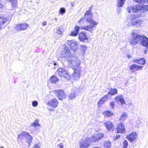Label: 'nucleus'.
<instances>
[{"instance_id": "obj_48", "label": "nucleus", "mask_w": 148, "mask_h": 148, "mask_svg": "<svg viewBox=\"0 0 148 148\" xmlns=\"http://www.w3.org/2000/svg\"><path fill=\"white\" fill-rule=\"evenodd\" d=\"M40 146L38 144H36L32 148H40Z\"/></svg>"}, {"instance_id": "obj_13", "label": "nucleus", "mask_w": 148, "mask_h": 148, "mask_svg": "<svg viewBox=\"0 0 148 148\" xmlns=\"http://www.w3.org/2000/svg\"><path fill=\"white\" fill-rule=\"evenodd\" d=\"M29 27V25L27 23H20L16 25L15 28L16 31H20L26 29Z\"/></svg>"}, {"instance_id": "obj_43", "label": "nucleus", "mask_w": 148, "mask_h": 148, "mask_svg": "<svg viewBox=\"0 0 148 148\" xmlns=\"http://www.w3.org/2000/svg\"><path fill=\"white\" fill-rule=\"evenodd\" d=\"M38 104V103L36 101H34L32 102V105L34 107H36Z\"/></svg>"}, {"instance_id": "obj_7", "label": "nucleus", "mask_w": 148, "mask_h": 148, "mask_svg": "<svg viewBox=\"0 0 148 148\" xmlns=\"http://www.w3.org/2000/svg\"><path fill=\"white\" fill-rule=\"evenodd\" d=\"M140 44L148 49V38L144 35H140Z\"/></svg>"}, {"instance_id": "obj_22", "label": "nucleus", "mask_w": 148, "mask_h": 148, "mask_svg": "<svg viewBox=\"0 0 148 148\" xmlns=\"http://www.w3.org/2000/svg\"><path fill=\"white\" fill-rule=\"evenodd\" d=\"M76 90V88L75 87L73 88L71 90V92L69 94V98L70 99H72L75 98V92Z\"/></svg>"}, {"instance_id": "obj_20", "label": "nucleus", "mask_w": 148, "mask_h": 148, "mask_svg": "<svg viewBox=\"0 0 148 148\" xmlns=\"http://www.w3.org/2000/svg\"><path fill=\"white\" fill-rule=\"evenodd\" d=\"M79 29V27L77 25H75L74 28V30L71 32L70 35L72 36H76L78 34Z\"/></svg>"}, {"instance_id": "obj_8", "label": "nucleus", "mask_w": 148, "mask_h": 148, "mask_svg": "<svg viewBox=\"0 0 148 148\" xmlns=\"http://www.w3.org/2000/svg\"><path fill=\"white\" fill-rule=\"evenodd\" d=\"M67 44L71 50L75 52L77 49V43L74 40H68L67 42Z\"/></svg>"}, {"instance_id": "obj_44", "label": "nucleus", "mask_w": 148, "mask_h": 148, "mask_svg": "<svg viewBox=\"0 0 148 148\" xmlns=\"http://www.w3.org/2000/svg\"><path fill=\"white\" fill-rule=\"evenodd\" d=\"M128 145V142L126 140H125L123 143V148H127Z\"/></svg>"}, {"instance_id": "obj_61", "label": "nucleus", "mask_w": 148, "mask_h": 148, "mask_svg": "<svg viewBox=\"0 0 148 148\" xmlns=\"http://www.w3.org/2000/svg\"><path fill=\"white\" fill-rule=\"evenodd\" d=\"M147 2H148V0H147Z\"/></svg>"}, {"instance_id": "obj_53", "label": "nucleus", "mask_w": 148, "mask_h": 148, "mask_svg": "<svg viewBox=\"0 0 148 148\" xmlns=\"http://www.w3.org/2000/svg\"><path fill=\"white\" fill-rule=\"evenodd\" d=\"M127 57L129 59L131 58L132 57V56L130 55H127Z\"/></svg>"}, {"instance_id": "obj_10", "label": "nucleus", "mask_w": 148, "mask_h": 148, "mask_svg": "<svg viewBox=\"0 0 148 148\" xmlns=\"http://www.w3.org/2000/svg\"><path fill=\"white\" fill-rule=\"evenodd\" d=\"M127 9L129 13H130L132 12L137 13L141 10V6L140 5H136L133 7H128Z\"/></svg>"}, {"instance_id": "obj_55", "label": "nucleus", "mask_w": 148, "mask_h": 148, "mask_svg": "<svg viewBox=\"0 0 148 148\" xmlns=\"http://www.w3.org/2000/svg\"><path fill=\"white\" fill-rule=\"evenodd\" d=\"M71 5L73 7L74 6V5L73 4H71Z\"/></svg>"}, {"instance_id": "obj_36", "label": "nucleus", "mask_w": 148, "mask_h": 148, "mask_svg": "<svg viewBox=\"0 0 148 148\" xmlns=\"http://www.w3.org/2000/svg\"><path fill=\"white\" fill-rule=\"evenodd\" d=\"M97 134H95L92 136L91 138H89L90 139V142H95L98 140V139H97Z\"/></svg>"}, {"instance_id": "obj_51", "label": "nucleus", "mask_w": 148, "mask_h": 148, "mask_svg": "<svg viewBox=\"0 0 148 148\" xmlns=\"http://www.w3.org/2000/svg\"><path fill=\"white\" fill-rule=\"evenodd\" d=\"M47 109L49 111H51V112H52V111H54L55 110L54 109H53V108H47Z\"/></svg>"}, {"instance_id": "obj_24", "label": "nucleus", "mask_w": 148, "mask_h": 148, "mask_svg": "<svg viewBox=\"0 0 148 148\" xmlns=\"http://www.w3.org/2000/svg\"><path fill=\"white\" fill-rule=\"evenodd\" d=\"M115 99V100L117 102H120L122 105L125 103L124 99L123 98L122 95L118 96L116 97Z\"/></svg>"}, {"instance_id": "obj_3", "label": "nucleus", "mask_w": 148, "mask_h": 148, "mask_svg": "<svg viewBox=\"0 0 148 148\" xmlns=\"http://www.w3.org/2000/svg\"><path fill=\"white\" fill-rule=\"evenodd\" d=\"M26 138V142L27 144V148H29L30 146V143H32L33 137L27 132H22L18 137V139H23L24 138Z\"/></svg>"}, {"instance_id": "obj_59", "label": "nucleus", "mask_w": 148, "mask_h": 148, "mask_svg": "<svg viewBox=\"0 0 148 148\" xmlns=\"http://www.w3.org/2000/svg\"><path fill=\"white\" fill-rule=\"evenodd\" d=\"M55 19H57L56 18H55Z\"/></svg>"}, {"instance_id": "obj_58", "label": "nucleus", "mask_w": 148, "mask_h": 148, "mask_svg": "<svg viewBox=\"0 0 148 148\" xmlns=\"http://www.w3.org/2000/svg\"><path fill=\"white\" fill-rule=\"evenodd\" d=\"M1 28H2V27L0 26V30L1 29Z\"/></svg>"}, {"instance_id": "obj_6", "label": "nucleus", "mask_w": 148, "mask_h": 148, "mask_svg": "<svg viewBox=\"0 0 148 148\" xmlns=\"http://www.w3.org/2000/svg\"><path fill=\"white\" fill-rule=\"evenodd\" d=\"M90 138H87L83 139H81L79 141V147L80 148H87L90 144Z\"/></svg>"}, {"instance_id": "obj_37", "label": "nucleus", "mask_w": 148, "mask_h": 148, "mask_svg": "<svg viewBox=\"0 0 148 148\" xmlns=\"http://www.w3.org/2000/svg\"><path fill=\"white\" fill-rule=\"evenodd\" d=\"M86 50V47L84 45H81L80 51L82 52L83 55H84L85 53Z\"/></svg>"}, {"instance_id": "obj_32", "label": "nucleus", "mask_w": 148, "mask_h": 148, "mask_svg": "<svg viewBox=\"0 0 148 148\" xmlns=\"http://www.w3.org/2000/svg\"><path fill=\"white\" fill-rule=\"evenodd\" d=\"M127 118V115L126 113H123L119 119L120 121H124Z\"/></svg>"}, {"instance_id": "obj_31", "label": "nucleus", "mask_w": 148, "mask_h": 148, "mask_svg": "<svg viewBox=\"0 0 148 148\" xmlns=\"http://www.w3.org/2000/svg\"><path fill=\"white\" fill-rule=\"evenodd\" d=\"M117 93V90L116 88L111 89L108 94L111 95H115Z\"/></svg>"}, {"instance_id": "obj_34", "label": "nucleus", "mask_w": 148, "mask_h": 148, "mask_svg": "<svg viewBox=\"0 0 148 148\" xmlns=\"http://www.w3.org/2000/svg\"><path fill=\"white\" fill-rule=\"evenodd\" d=\"M104 148H110L111 146V143L109 141H105L104 143Z\"/></svg>"}, {"instance_id": "obj_28", "label": "nucleus", "mask_w": 148, "mask_h": 148, "mask_svg": "<svg viewBox=\"0 0 148 148\" xmlns=\"http://www.w3.org/2000/svg\"><path fill=\"white\" fill-rule=\"evenodd\" d=\"M7 21V18L3 16H0V26L1 25H3Z\"/></svg>"}, {"instance_id": "obj_2", "label": "nucleus", "mask_w": 148, "mask_h": 148, "mask_svg": "<svg viewBox=\"0 0 148 148\" xmlns=\"http://www.w3.org/2000/svg\"><path fill=\"white\" fill-rule=\"evenodd\" d=\"M140 34L135 32H133L132 34L129 43L133 47L136 46L140 43Z\"/></svg>"}, {"instance_id": "obj_21", "label": "nucleus", "mask_w": 148, "mask_h": 148, "mask_svg": "<svg viewBox=\"0 0 148 148\" xmlns=\"http://www.w3.org/2000/svg\"><path fill=\"white\" fill-rule=\"evenodd\" d=\"M133 62L137 63L140 65H144L146 63V60L143 58H141L138 59H135L133 60Z\"/></svg>"}, {"instance_id": "obj_45", "label": "nucleus", "mask_w": 148, "mask_h": 148, "mask_svg": "<svg viewBox=\"0 0 148 148\" xmlns=\"http://www.w3.org/2000/svg\"><path fill=\"white\" fill-rule=\"evenodd\" d=\"M63 146L62 143L58 144L57 146V148H63Z\"/></svg>"}, {"instance_id": "obj_42", "label": "nucleus", "mask_w": 148, "mask_h": 148, "mask_svg": "<svg viewBox=\"0 0 148 148\" xmlns=\"http://www.w3.org/2000/svg\"><path fill=\"white\" fill-rule=\"evenodd\" d=\"M141 10H144L145 11H148V5H145L141 6Z\"/></svg>"}, {"instance_id": "obj_9", "label": "nucleus", "mask_w": 148, "mask_h": 148, "mask_svg": "<svg viewBox=\"0 0 148 148\" xmlns=\"http://www.w3.org/2000/svg\"><path fill=\"white\" fill-rule=\"evenodd\" d=\"M81 67L78 68H75L74 73L72 74V78L74 80H78L80 77Z\"/></svg>"}, {"instance_id": "obj_14", "label": "nucleus", "mask_w": 148, "mask_h": 148, "mask_svg": "<svg viewBox=\"0 0 148 148\" xmlns=\"http://www.w3.org/2000/svg\"><path fill=\"white\" fill-rule=\"evenodd\" d=\"M143 66H139L135 64H133L129 66V69L132 72H135V70L139 71L143 69Z\"/></svg>"}, {"instance_id": "obj_5", "label": "nucleus", "mask_w": 148, "mask_h": 148, "mask_svg": "<svg viewBox=\"0 0 148 148\" xmlns=\"http://www.w3.org/2000/svg\"><path fill=\"white\" fill-rule=\"evenodd\" d=\"M72 56L69 49L67 47H65L61 53V57L66 58L68 61Z\"/></svg>"}, {"instance_id": "obj_60", "label": "nucleus", "mask_w": 148, "mask_h": 148, "mask_svg": "<svg viewBox=\"0 0 148 148\" xmlns=\"http://www.w3.org/2000/svg\"><path fill=\"white\" fill-rule=\"evenodd\" d=\"M147 65H148V62L147 63Z\"/></svg>"}, {"instance_id": "obj_40", "label": "nucleus", "mask_w": 148, "mask_h": 148, "mask_svg": "<svg viewBox=\"0 0 148 148\" xmlns=\"http://www.w3.org/2000/svg\"><path fill=\"white\" fill-rule=\"evenodd\" d=\"M133 1L140 4H143L145 2V0H133Z\"/></svg>"}, {"instance_id": "obj_12", "label": "nucleus", "mask_w": 148, "mask_h": 148, "mask_svg": "<svg viewBox=\"0 0 148 148\" xmlns=\"http://www.w3.org/2000/svg\"><path fill=\"white\" fill-rule=\"evenodd\" d=\"M59 100H62L66 98V95L64 91L62 90H57L54 91Z\"/></svg>"}, {"instance_id": "obj_26", "label": "nucleus", "mask_w": 148, "mask_h": 148, "mask_svg": "<svg viewBox=\"0 0 148 148\" xmlns=\"http://www.w3.org/2000/svg\"><path fill=\"white\" fill-rule=\"evenodd\" d=\"M125 1L126 0H117V6L119 8L122 7L124 4Z\"/></svg>"}, {"instance_id": "obj_29", "label": "nucleus", "mask_w": 148, "mask_h": 148, "mask_svg": "<svg viewBox=\"0 0 148 148\" xmlns=\"http://www.w3.org/2000/svg\"><path fill=\"white\" fill-rule=\"evenodd\" d=\"M103 114L105 116L109 117L113 115V112L109 110H107L103 112Z\"/></svg>"}, {"instance_id": "obj_57", "label": "nucleus", "mask_w": 148, "mask_h": 148, "mask_svg": "<svg viewBox=\"0 0 148 148\" xmlns=\"http://www.w3.org/2000/svg\"><path fill=\"white\" fill-rule=\"evenodd\" d=\"M56 38L57 39H58L59 38V37H56Z\"/></svg>"}, {"instance_id": "obj_4", "label": "nucleus", "mask_w": 148, "mask_h": 148, "mask_svg": "<svg viewBox=\"0 0 148 148\" xmlns=\"http://www.w3.org/2000/svg\"><path fill=\"white\" fill-rule=\"evenodd\" d=\"M68 61L70 64L74 67H76L77 68L80 67V61L76 55L75 54L72 55L71 58Z\"/></svg>"}, {"instance_id": "obj_52", "label": "nucleus", "mask_w": 148, "mask_h": 148, "mask_svg": "<svg viewBox=\"0 0 148 148\" xmlns=\"http://www.w3.org/2000/svg\"><path fill=\"white\" fill-rule=\"evenodd\" d=\"M47 24V23L46 21H44L42 23V25L43 26H45Z\"/></svg>"}, {"instance_id": "obj_33", "label": "nucleus", "mask_w": 148, "mask_h": 148, "mask_svg": "<svg viewBox=\"0 0 148 148\" xmlns=\"http://www.w3.org/2000/svg\"><path fill=\"white\" fill-rule=\"evenodd\" d=\"M56 32L58 34L62 35L63 33V29L61 27H58L56 29Z\"/></svg>"}, {"instance_id": "obj_30", "label": "nucleus", "mask_w": 148, "mask_h": 148, "mask_svg": "<svg viewBox=\"0 0 148 148\" xmlns=\"http://www.w3.org/2000/svg\"><path fill=\"white\" fill-rule=\"evenodd\" d=\"M7 1L10 2L12 4V8H14L16 7L17 4V0H6Z\"/></svg>"}, {"instance_id": "obj_47", "label": "nucleus", "mask_w": 148, "mask_h": 148, "mask_svg": "<svg viewBox=\"0 0 148 148\" xmlns=\"http://www.w3.org/2000/svg\"><path fill=\"white\" fill-rule=\"evenodd\" d=\"M114 102H111L110 103V106L112 108H114Z\"/></svg>"}, {"instance_id": "obj_46", "label": "nucleus", "mask_w": 148, "mask_h": 148, "mask_svg": "<svg viewBox=\"0 0 148 148\" xmlns=\"http://www.w3.org/2000/svg\"><path fill=\"white\" fill-rule=\"evenodd\" d=\"M121 135V134H116L115 138V139H117L119 138Z\"/></svg>"}, {"instance_id": "obj_49", "label": "nucleus", "mask_w": 148, "mask_h": 148, "mask_svg": "<svg viewBox=\"0 0 148 148\" xmlns=\"http://www.w3.org/2000/svg\"><path fill=\"white\" fill-rule=\"evenodd\" d=\"M4 7V5L3 4L0 0V8H3Z\"/></svg>"}, {"instance_id": "obj_25", "label": "nucleus", "mask_w": 148, "mask_h": 148, "mask_svg": "<svg viewBox=\"0 0 148 148\" xmlns=\"http://www.w3.org/2000/svg\"><path fill=\"white\" fill-rule=\"evenodd\" d=\"M143 21L140 20L133 21L132 23V25L136 27H140L142 25Z\"/></svg>"}, {"instance_id": "obj_41", "label": "nucleus", "mask_w": 148, "mask_h": 148, "mask_svg": "<svg viewBox=\"0 0 148 148\" xmlns=\"http://www.w3.org/2000/svg\"><path fill=\"white\" fill-rule=\"evenodd\" d=\"M52 65H53L54 66H55L56 67H57L58 66V62H56L55 61H52L50 63Z\"/></svg>"}, {"instance_id": "obj_19", "label": "nucleus", "mask_w": 148, "mask_h": 148, "mask_svg": "<svg viewBox=\"0 0 148 148\" xmlns=\"http://www.w3.org/2000/svg\"><path fill=\"white\" fill-rule=\"evenodd\" d=\"M110 95L108 94L104 95L98 102V103L99 106H101L102 105L105 101H107Z\"/></svg>"}, {"instance_id": "obj_39", "label": "nucleus", "mask_w": 148, "mask_h": 148, "mask_svg": "<svg viewBox=\"0 0 148 148\" xmlns=\"http://www.w3.org/2000/svg\"><path fill=\"white\" fill-rule=\"evenodd\" d=\"M66 12V10L64 8H60L59 11V13L61 15H63Z\"/></svg>"}, {"instance_id": "obj_16", "label": "nucleus", "mask_w": 148, "mask_h": 148, "mask_svg": "<svg viewBox=\"0 0 148 148\" xmlns=\"http://www.w3.org/2000/svg\"><path fill=\"white\" fill-rule=\"evenodd\" d=\"M48 104L51 107L56 108L58 106L59 103L56 99L53 98L50 100L48 102Z\"/></svg>"}, {"instance_id": "obj_38", "label": "nucleus", "mask_w": 148, "mask_h": 148, "mask_svg": "<svg viewBox=\"0 0 148 148\" xmlns=\"http://www.w3.org/2000/svg\"><path fill=\"white\" fill-rule=\"evenodd\" d=\"M97 136V139L98 140L101 139V138L104 136V134L103 133H99L97 134H96Z\"/></svg>"}, {"instance_id": "obj_17", "label": "nucleus", "mask_w": 148, "mask_h": 148, "mask_svg": "<svg viewBox=\"0 0 148 148\" xmlns=\"http://www.w3.org/2000/svg\"><path fill=\"white\" fill-rule=\"evenodd\" d=\"M117 129L118 133H124L125 132V127L122 123H120L118 125Z\"/></svg>"}, {"instance_id": "obj_18", "label": "nucleus", "mask_w": 148, "mask_h": 148, "mask_svg": "<svg viewBox=\"0 0 148 148\" xmlns=\"http://www.w3.org/2000/svg\"><path fill=\"white\" fill-rule=\"evenodd\" d=\"M79 39L83 42H86L88 40V38L86 37V34L84 32H82L79 34Z\"/></svg>"}, {"instance_id": "obj_35", "label": "nucleus", "mask_w": 148, "mask_h": 148, "mask_svg": "<svg viewBox=\"0 0 148 148\" xmlns=\"http://www.w3.org/2000/svg\"><path fill=\"white\" fill-rule=\"evenodd\" d=\"M50 80L52 83H56L57 81H58V79L56 77L53 76L51 77Z\"/></svg>"}, {"instance_id": "obj_15", "label": "nucleus", "mask_w": 148, "mask_h": 148, "mask_svg": "<svg viewBox=\"0 0 148 148\" xmlns=\"http://www.w3.org/2000/svg\"><path fill=\"white\" fill-rule=\"evenodd\" d=\"M126 137L130 142H135L137 138V134L135 132H132L128 135Z\"/></svg>"}, {"instance_id": "obj_23", "label": "nucleus", "mask_w": 148, "mask_h": 148, "mask_svg": "<svg viewBox=\"0 0 148 148\" xmlns=\"http://www.w3.org/2000/svg\"><path fill=\"white\" fill-rule=\"evenodd\" d=\"M104 125L107 130H112L113 128V125L112 123L110 121L106 122Z\"/></svg>"}, {"instance_id": "obj_1", "label": "nucleus", "mask_w": 148, "mask_h": 148, "mask_svg": "<svg viewBox=\"0 0 148 148\" xmlns=\"http://www.w3.org/2000/svg\"><path fill=\"white\" fill-rule=\"evenodd\" d=\"M92 13L91 11L90 10L87 11L85 13V18L86 22H89L90 24L89 25L82 27V29L88 31L92 33L94 28L97 25L98 22L94 21L92 19Z\"/></svg>"}, {"instance_id": "obj_54", "label": "nucleus", "mask_w": 148, "mask_h": 148, "mask_svg": "<svg viewBox=\"0 0 148 148\" xmlns=\"http://www.w3.org/2000/svg\"><path fill=\"white\" fill-rule=\"evenodd\" d=\"M144 53H145V54H147V50H145L144 51Z\"/></svg>"}, {"instance_id": "obj_56", "label": "nucleus", "mask_w": 148, "mask_h": 148, "mask_svg": "<svg viewBox=\"0 0 148 148\" xmlns=\"http://www.w3.org/2000/svg\"><path fill=\"white\" fill-rule=\"evenodd\" d=\"M0 148H5L4 147H3V146H1L0 147Z\"/></svg>"}, {"instance_id": "obj_50", "label": "nucleus", "mask_w": 148, "mask_h": 148, "mask_svg": "<svg viewBox=\"0 0 148 148\" xmlns=\"http://www.w3.org/2000/svg\"><path fill=\"white\" fill-rule=\"evenodd\" d=\"M84 17H82L78 21V23H80L82 22H83L84 20Z\"/></svg>"}, {"instance_id": "obj_27", "label": "nucleus", "mask_w": 148, "mask_h": 148, "mask_svg": "<svg viewBox=\"0 0 148 148\" xmlns=\"http://www.w3.org/2000/svg\"><path fill=\"white\" fill-rule=\"evenodd\" d=\"M31 126H33L36 127L37 126H40V124L39 123V120L38 119H36L32 123L31 125Z\"/></svg>"}, {"instance_id": "obj_11", "label": "nucleus", "mask_w": 148, "mask_h": 148, "mask_svg": "<svg viewBox=\"0 0 148 148\" xmlns=\"http://www.w3.org/2000/svg\"><path fill=\"white\" fill-rule=\"evenodd\" d=\"M58 75L61 77H63L67 79L70 78V76L66 71L62 68H59L57 70Z\"/></svg>"}]
</instances>
